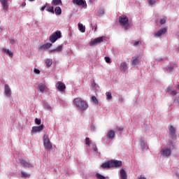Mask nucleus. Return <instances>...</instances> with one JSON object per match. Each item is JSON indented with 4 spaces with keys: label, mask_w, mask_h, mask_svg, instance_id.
<instances>
[{
    "label": "nucleus",
    "mask_w": 179,
    "mask_h": 179,
    "mask_svg": "<svg viewBox=\"0 0 179 179\" xmlns=\"http://www.w3.org/2000/svg\"><path fill=\"white\" fill-rule=\"evenodd\" d=\"M56 51H55V49H52V50H50V52H55Z\"/></svg>",
    "instance_id": "49"
},
{
    "label": "nucleus",
    "mask_w": 179,
    "mask_h": 179,
    "mask_svg": "<svg viewBox=\"0 0 179 179\" xmlns=\"http://www.w3.org/2000/svg\"><path fill=\"white\" fill-rule=\"evenodd\" d=\"M4 94L6 97H10L12 96V90H10V87L8 84H5L4 85Z\"/></svg>",
    "instance_id": "10"
},
{
    "label": "nucleus",
    "mask_w": 179,
    "mask_h": 179,
    "mask_svg": "<svg viewBox=\"0 0 179 179\" xmlns=\"http://www.w3.org/2000/svg\"><path fill=\"white\" fill-rule=\"evenodd\" d=\"M35 123L36 124V125H41V120H40L38 118H36L35 119Z\"/></svg>",
    "instance_id": "37"
},
{
    "label": "nucleus",
    "mask_w": 179,
    "mask_h": 179,
    "mask_svg": "<svg viewBox=\"0 0 179 179\" xmlns=\"http://www.w3.org/2000/svg\"><path fill=\"white\" fill-rule=\"evenodd\" d=\"M178 51H179V48H178Z\"/></svg>",
    "instance_id": "54"
},
{
    "label": "nucleus",
    "mask_w": 179,
    "mask_h": 179,
    "mask_svg": "<svg viewBox=\"0 0 179 179\" xmlns=\"http://www.w3.org/2000/svg\"><path fill=\"white\" fill-rule=\"evenodd\" d=\"M103 40L104 36L96 38L90 42V45H95V44H100V43H103Z\"/></svg>",
    "instance_id": "8"
},
{
    "label": "nucleus",
    "mask_w": 179,
    "mask_h": 179,
    "mask_svg": "<svg viewBox=\"0 0 179 179\" xmlns=\"http://www.w3.org/2000/svg\"><path fill=\"white\" fill-rule=\"evenodd\" d=\"M63 46L62 45H59L57 48L55 49L56 52H61L62 51Z\"/></svg>",
    "instance_id": "29"
},
{
    "label": "nucleus",
    "mask_w": 179,
    "mask_h": 179,
    "mask_svg": "<svg viewBox=\"0 0 179 179\" xmlns=\"http://www.w3.org/2000/svg\"><path fill=\"white\" fill-rule=\"evenodd\" d=\"M170 94H171V96H176V94H177V91H171Z\"/></svg>",
    "instance_id": "43"
},
{
    "label": "nucleus",
    "mask_w": 179,
    "mask_h": 179,
    "mask_svg": "<svg viewBox=\"0 0 179 179\" xmlns=\"http://www.w3.org/2000/svg\"><path fill=\"white\" fill-rule=\"evenodd\" d=\"M166 31H167V29L166 28H163V29H159L156 33L157 37H160V36H163V34H166Z\"/></svg>",
    "instance_id": "16"
},
{
    "label": "nucleus",
    "mask_w": 179,
    "mask_h": 179,
    "mask_svg": "<svg viewBox=\"0 0 179 179\" xmlns=\"http://www.w3.org/2000/svg\"><path fill=\"white\" fill-rule=\"evenodd\" d=\"M45 64L47 66L50 67L51 65H52V61L50 59H47L45 62Z\"/></svg>",
    "instance_id": "35"
},
{
    "label": "nucleus",
    "mask_w": 179,
    "mask_h": 179,
    "mask_svg": "<svg viewBox=\"0 0 179 179\" xmlns=\"http://www.w3.org/2000/svg\"><path fill=\"white\" fill-rule=\"evenodd\" d=\"M61 37H62L61 31H57L49 37V40L50 43H55V41H57L58 38H61Z\"/></svg>",
    "instance_id": "3"
},
{
    "label": "nucleus",
    "mask_w": 179,
    "mask_h": 179,
    "mask_svg": "<svg viewBox=\"0 0 179 179\" xmlns=\"http://www.w3.org/2000/svg\"><path fill=\"white\" fill-rule=\"evenodd\" d=\"M169 136L173 141L177 140V134H176V128L173 125L169 126Z\"/></svg>",
    "instance_id": "5"
},
{
    "label": "nucleus",
    "mask_w": 179,
    "mask_h": 179,
    "mask_svg": "<svg viewBox=\"0 0 179 179\" xmlns=\"http://www.w3.org/2000/svg\"><path fill=\"white\" fill-rule=\"evenodd\" d=\"M114 136H115V131L114 130H110L107 134V138L108 139H114Z\"/></svg>",
    "instance_id": "18"
},
{
    "label": "nucleus",
    "mask_w": 179,
    "mask_h": 179,
    "mask_svg": "<svg viewBox=\"0 0 179 179\" xmlns=\"http://www.w3.org/2000/svg\"><path fill=\"white\" fill-rule=\"evenodd\" d=\"M160 24H164L166 23V18H162L159 21Z\"/></svg>",
    "instance_id": "40"
},
{
    "label": "nucleus",
    "mask_w": 179,
    "mask_h": 179,
    "mask_svg": "<svg viewBox=\"0 0 179 179\" xmlns=\"http://www.w3.org/2000/svg\"><path fill=\"white\" fill-rule=\"evenodd\" d=\"M19 160H20V164H22V166H23V167L27 168V169L33 168V164H31V163L27 162L26 159H20Z\"/></svg>",
    "instance_id": "7"
},
{
    "label": "nucleus",
    "mask_w": 179,
    "mask_h": 179,
    "mask_svg": "<svg viewBox=\"0 0 179 179\" xmlns=\"http://www.w3.org/2000/svg\"><path fill=\"white\" fill-rule=\"evenodd\" d=\"M44 129V124H41L40 126H34L32 127L31 132L36 133V132H41Z\"/></svg>",
    "instance_id": "12"
},
{
    "label": "nucleus",
    "mask_w": 179,
    "mask_h": 179,
    "mask_svg": "<svg viewBox=\"0 0 179 179\" xmlns=\"http://www.w3.org/2000/svg\"><path fill=\"white\" fill-rule=\"evenodd\" d=\"M127 62H122L120 64L121 71H123V72H125V71H127Z\"/></svg>",
    "instance_id": "22"
},
{
    "label": "nucleus",
    "mask_w": 179,
    "mask_h": 179,
    "mask_svg": "<svg viewBox=\"0 0 179 179\" xmlns=\"http://www.w3.org/2000/svg\"><path fill=\"white\" fill-rule=\"evenodd\" d=\"M139 64V56H135L133 57V60L131 62V65L133 66H136V65Z\"/></svg>",
    "instance_id": "15"
},
{
    "label": "nucleus",
    "mask_w": 179,
    "mask_h": 179,
    "mask_svg": "<svg viewBox=\"0 0 179 179\" xmlns=\"http://www.w3.org/2000/svg\"><path fill=\"white\" fill-rule=\"evenodd\" d=\"M103 15H104V8L101 7L98 10L96 16H103Z\"/></svg>",
    "instance_id": "24"
},
{
    "label": "nucleus",
    "mask_w": 179,
    "mask_h": 179,
    "mask_svg": "<svg viewBox=\"0 0 179 179\" xmlns=\"http://www.w3.org/2000/svg\"><path fill=\"white\" fill-rule=\"evenodd\" d=\"M55 12L56 13V15H61V13H62V10L61 9L60 7H56L55 9Z\"/></svg>",
    "instance_id": "27"
},
{
    "label": "nucleus",
    "mask_w": 179,
    "mask_h": 179,
    "mask_svg": "<svg viewBox=\"0 0 179 179\" xmlns=\"http://www.w3.org/2000/svg\"><path fill=\"white\" fill-rule=\"evenodd\" d=\"M3 52H5L6 55H9L10 57H13V52L10 51L9 49L3 48Z\"/></svg>",
    "instance_id": "20"
},
{
    "label": "nucleus",
    "mask_w": 179,
    "mask_h": 179,
    "mask_svg": "<svg viewBox=\"0 0 179 179\" xmlns=\"http://www.w3.org/2000/svg\"><path fill=\"white\" fill-rule=\"evenodd\" d=\"M0 2L3 6V10H5V12H6V10H8V2H9V0H0Z\"/></svg>",
    "instance_id": "14"
},
{
    "label": "nucleus",
    "mask_w": 179,
    "mask_h": 179,
    "mask_svg": "<svg viewBox=\"0 0 179 179\" xmlns=\"http://www.w3.org/2000/svg\"><path fill=\"white\" fill-rule=\"evenodd\" d=\"M47 7V5L43 6L41 8V10L43 12L44 11V10L45 9V8Z\"/></svg>",
    "instance_id": "46"
},
{
    "label": "nucleus",
    "mask_w": 179,
    "mask_h": 179,
    "mask_svg": "<svg viewBox=\"0 0 179 179\" xmlns=\"http://www.w3.org/2000/svg\"><path fill=\"white\" fill-rule=\"evenodd\" d=\"M101 167L102 169H111V161L107 162H104L103 164H102L101 165Z\"/></svg>",
    "instance_id": "17"
},
{
    "label": "nucleus",
    "mask_w": 179,
    "mask_h": 179,
    "mask_svg": "<svg viewBox=\"0 0 179 179\" xmlns=\"http://www.w3.org/2000/svg\"><path fill=\"white\" fill-rule=\"evenodd\" d=\"M29 1H30L31 2V1H34V0H29Z\"/></svg>",
    "instance_id": "53"
},
{
    "label": "nucleus",
    "mask_w": 179,
    "mask_h": 179,
    "mask_svg": "<svg viewBox=\"0 0 179 179\" xmlns=\"http://www.w3.org/2000/svg\"><path fill=\"white\" fill-rule=\"evenodd\" d=\"M94 150L95 152H97V148H96V147H94Z\"/></svg>",
    "instance_id": "51"
},
{
    "label": "nucleus",
    "mask_w": 179,
    "mask_h": 179,
    "mask_svg": "<svg viewBox=\"0 0 179 179\" xmlns=\"http://www.w3.org/2000/svg\"><path fill=\"white\" fill-rule=\"evenodd\" d=\"M139 44V41L134 42V45H138Z\"/></svg>",
    "instance_id": "48"
},
{
    "label": "nucleus",
    "mask_w": 179,
    "mask_h": 179,
    "mask_svg": "<svg viewBox=\"0 0 179 179\" xmlns=\"http://www.w3.org/2000/svg\"><path fill=\"white\" fill-rule=\"evenodd\" d=\"M73 103L76 104V107H78V108H80V110H83V111H85L89 108V105L86 101L83 100L81 98H76L73 100Z\"/></svg>",
    "instance_id": "1"
},
{
    "label": "nucleus",
    "mask_w": 179,
    "mask_h": 179,
    "mask_svg": "<svg viewBox=\"0 0 179 179\" xmlns=\"http://www.w3.org/2000/svg\"><path fill=\"white\" fill-rule=\"evenodd\" d=\"M110 165H111V167L117 169L122 166V162L118 161V160H112L110 161Z\"/></svg>",
    "instance_id": "11"
},
{
    "label": "nucleus",
    "mask_w": 179,
    "mask_h": 179,
    "mask_svg": "<svg viewBox=\"0 0 179 179\" xmlns=\"http://www.w3.org/2000/svg\"><path fill=\"white\" fill-rule=\"evenodd\" d=\"M56 87L59 90V92H65V89H66L65 84L61 81L57 83Z\"/></svg>",
    "instance_id": "9"
},
{
    "label": "nucleus",
    "mask_w": 179,
    "mask_h": 179,
    "mask_svg": "<svg viewBox=\"0 0 179 179\" xmlns=\"http://www.w3.org/2000/svg\"><path fill=\"white\" fill-rule=\"evenodd\" d=\"M73 5H77L78 6H82L85 9L87 8V3L85 0H73Z\"/></svg>",
    "instance_id": "6"
},
{
    "label": "nucleus",
    "mask_w": 179,
    "mask_h": 179,
    "mask_svg": "<svg viewBox=\"0 0 179 179\" xmlns=\"http://www.w3.org/2000/svg\"><path fill=\"white\" fill-rule=\"evenodd\" d=\"M170 71H173V68L170 69Z\"/></svg>",
    "instance_id": "52"
},
{
    "label": "nucleus",
    "mask_w": 179,
    "mask_h": 179,
    "mask_svg": "<svg viewBox=\"0 0 179 179\" xmlns=\"http://www.w3.org/2000/svg\"><path fill=\"white\" fill-rule=\"evenodd\" d=\"M38 89H39L40 92H41V93H43L44 92V90H45V89H47V86H45V84H41L38 86Z\"/></svg>",
    "instance_id": "25"
},
{
    "label": "nucleus",
    "mask_w": 179,
    "mask_h": 179,
    "mask_svg": "<svg viewBox=\"0 0 179 179\" xmlns=\"http://www.w3.org/2000/svg\"><path fill=\"white\" fill-rule=\"evenodd\" d=\"M162 156L169 157V156L171 155V150L169 148H164L162 150Z\"/></svg>",
    "instance_id": "13"
},
{
    "label": "nucleus",
    "mask_w": 179,
    "mask_h": 179,
    "mask_svg": "<svg viewBox=\"0 0 179 179\" xmlns=\"http://www.w3.org/2000/svg\"><path fill=\"white\" fill-rule=\"evenodd\" d=\"M96 177L97 179H106V177L99 173H96Z\"/></svg>",
    "instance_id": "31"
},
{
    "label": "nucleus",
    "mask_w": 179,
    "mask_h": 179,
    "mask_svg": "<svg viewBox=\"0 0 179 179\" xmlns=\"http://www.w3.org/2000/svg\"><path fill=\"white\" fill-rule=\"evenodd\" d=\"M85 145H87V146H90V138H89L88 137L85 138Z\"/></svg>",
    "instance_id": "36"
},
{
    "label": "nucleus",
    "mask_w": 179,
    "mask_h": 179,
    "mask_svg": "<svg viewBox=\"0 0 179 179\" xmlns=\"http://www.w3.org/2000/svg\"><path fill=\"white\" fill-rule=\"evenodd\" d=\"M138 179H146L145 177L143 176H140Z\"/></svg>",
    "instance_id": "47"
},
{
    "label": "nucleus",
    "mask_w": 179,
    "mask_h": 179,
    "mask_svg": "<svg viewBox=\"0 0 179 179\" xmlns=\"http://www.w3.org/2000/svg\"><path fill=\"white\" fill-rule=\"evenodd\" d=\"M78 29L80 31H81V33H85V31H86V28L85 27V26H83V24L82 23H78Z\"/></svg>",
    "instance_id": "23"
},
{
    "label": "nucleus",
    "mask_w": 179,
    "mask_h": 179,
    "mask_svg": "<svg viewBox=\"0 0 179 179\" xmlns=\"http://www.w3.org/2000/svg\"><path fill=\"white\" fill-rule=\"evenodd\" d=\"M48 12H50L51 13H54V6H47Z\"/></svg>",
    "instance_id": "28"
},
{
    "label": "nucleus",
    "mask_w": 179,
    "mask_h": 179,
    "mask_svg": "<svg viewBox=\"0 0 179 179\" xmlns=\"http://www.w3.org/2000/svg\"><path fill=\"white\" fill-rule=\"evenodd\" d=\"M34 73L38 75L40 73V71L38 70V69H34Z\"/></svg>",
    "instance_id": "45"
},
{
    "label": "nucleus",
    "mask_w": 179,
    "mask_h": 179,
    "mask_svg": "<svg viewBox=\"0 0 179 179\" xmlns=\"http://www.w3.org/2000/svg\"><path fill=\"white\" fill-rule=\"evenodd\" d=\"M53 4L55 5H59L62 3V0H52Z\"/></svg>",
    "instance_id": "33"
},
{
    "label": "nucleus",
    "mask_w": 179,
    "mask_h": 179,
    "mask_svg": "<svg viewBox=\"0 0 179 179\" xmlns=\"http://www.w3.org/2000/svg\"><path fill=\"white\" fill-rule=\"evenodd\" d=\"M52 45V43H47L46 44L42 45L40 48L41 50H48Z\"/></svg>",
    "instance_id": "19"
},
{
    "label": "nucleus",
    "mask_w": 179,
    "mask_h": 179,
    "mask_svg": "<svg viewBox=\"0 0 179 179\" xmlns=\"http://www.w3.org/2000/svg\"><path fill=\"white\" fill-rule=\"evenodd\" d=\"M140 142H141V148L145 149V148L146 147V143L145 142V141H143V138H140Z\"/></svg>",
    "instance_id": "26"
},
{
    "label": "nucleus",
    "mask_w": 179,
    "mask_h": 179,
    "mask_svg": "<svg viewBox=\"0 0 179 179\" xmlns=\"http://www.w3.org/2000/svg\"><path fill=\"white\" fill-rule=\"evenodd\" d=\"M119 100H120V101H121V103H122L124 101V99L123 98H120Z\"/></svg>",
    "instance_id": "50"
},
{
    "label": "nucleus",
    "mask_w": 179,
    "mask_h": 179,
    "mask_svg": "<svg viewBox=\"0 0 179 179\" xmlns=\"http://www.w3.org/2000/svg\"><path fill=\"white\" fill-rule=\"evenodd\" d=\"M173 90V86H169L167 87V92H170Z\"/></svg>",
    "instance_id": "44"
},
{
    "label": "nucleus",
    "mask_w": 179,
    "mask_h": 179,
    "mask_svg": "<svg viewBox=\"0 0 179 179\" xmlns=\"http://www.w3.org/2000/svg\"><path fill=\"white\" fill-rule=\"evenodd\" d=\"M10 43L13 45V44H16V41L15 39H10Z\"/></svg>",
    "instance_id": "41"
},
{
    "label": "nucleus",
    "mask_w": 179,
    "mask_h": 179,
    "mask_svg": "<svg viewBox=\"0 0 179 179\" xmlns=\"http://www.w3.org/2000/svg\"><path fill=\"white\" fill-rule=\"evenodd\" d=\"M43 145L45 149H49V150L52 149V144L51 143V141H50V138H48V136L45 134L43 136Z\"/></svg>",
    "instance_id": "4"
},
{
    "label": "nucleus",
    "mask_w": 179,
    "mask_h": 179,
    "mask_svg": "<svg viewBox=\"0 0 179 179\" xmlns=\"http://www.w3.org/2000/svg\"><path fill=\"white\" fill-rule=\"evenodd\" d=\"M92 100L94 104H96V105L99 104V100L96 96H92Z\"/></svg>",
    "instance_id": "32"
},
{
    "label": "nucleus",
    "mask_w": 179,
    "mask_h": 179,
    "mask_svg": "<svg viewBox=\"0 0 179 179\" xmlns=\"http://www.w3.org/2000/svg\"><path fill=\"white\" fill-rule=\"evenodd\" d=\"M113 96L111 95V92H106V100H112Z\"/></svg>",
    "instance_id": "30"
},
{
    "label": "nucleus",
    "mask_w": 179,
    "mask_h": 179,
    "mask_svg": "<svg viewBox=\"0 0 179 179\" xmlns=\"http://www.w3.org/2000/svg\"><path fill=\"white\" fill-rule=\"evenodd\" d=\"M21 176H22V178L30 177V174L26 173L25 172L22 171V172H21Z\"/></svg>",
    "instance_id": "34"
},
{
    "label": "nucleus",
    "mask_w": 179,
    "mask_h": 179,
    "mask_svg": "<svg viewBox=\"0 0 179 179\" xmlns=\"http://www.w3.org/2000/svg\"><path fill=\"white\" fill-rule=\"evenodd\" d=\"M120 176H121V179H127L128 178V176H127V172L124 169H122L120 171Z\"/></svg>",
    "instance_id": "21"
},
{
    "label": "nucleus",
    "mask_w": 179,
    "mask_h": 179,
    "mask_svg": "<svg viewBox=\"0 0 179 179\" xmlns=\"http://www.w3.org/2000/svg\"><path fill=\"white\" fill-rule=\"evenodd\" d=\"M149 5H155L156 3V0H148Z\"/></svg>",
    "instance_id": "39"
},
{
    "label": "nucleus",
    "mask_w": 179,
    "mask_h": 179,
    "mask_svg": "<svg viewBox=\"0 0 179 179\" xmlns=\"http://www.w3.org/2000/svg\"><path fill=\"white\" fill-rule=\"evenodd\" d=\"M119 23L120 26L128 30L129 29V20L127 15H122L119 17Z\"/></svg>",
    "instance_id": "2"
},
{
    "label": "nucleus",
    "mask_w": 179,
    "mask_h": 179,
    "mask_svg": "<svg viewBox=\"0 0 179 179\" xmlns=\"http://www.w3.org/2000/svg\"><path fill=\"white\" fill-rule=\"evenodd\" d=\"M116 129L117 131H124V128L122 127H117Z\"/></svg>",
    "instance_id": "42"
},
{
    "label": "nucleus",
    "mask_w": 179,
    "mask_h": 179,
    "mask_svg": "<svg viewBox=\"0 0 179 179\" xmlns=\"http://www.w3.org/2000/svg\"><path fill=\"white\" fill-rule=\"evenodd\" d=\"M105 61H106V62H107V64H111V59H110L109 57H106Z\"/></svg>",
    "instance_id": "38"
}]
</instances>
